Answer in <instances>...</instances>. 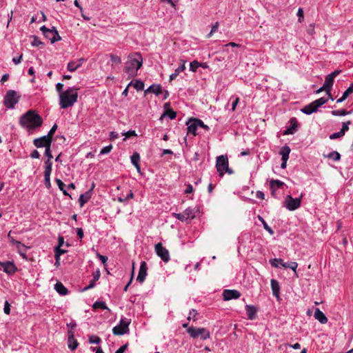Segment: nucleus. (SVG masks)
Returning <instances> with one entry per match:
<instances>
[{"instance_id": "1", "label": "nucleus", "mask_w": 353, "mask_h": 353, "mask_svg": "<svg viewBox=\"0 0 353 353\" xmlns=\"http://www.w3.org/2000/svg\"><path fill=\"white\" fill-rule=\"evenodd\" d=\"M19 123L23 128L33 130L41 126L43 120L34 111L28 110L20 117Z\"/></svg>"}, {"instance_id": "2", "label": "nucleus", "mask_w": 353, "mask_h": 353, "mask_svg": "<svg viewBox=\"0 0 353 353\" xmlns=\"http://www.w3.org/2000/svg\"><path fill=\"white\" fill-rule=\"evenodd\" d=\"M79 88L69 87L59 94V105L63 109L72 107L77 101Z\"/></svg>"}, {"instance_id": "3", "label": "nucleus", "mask_w": 353, "mask_h": 353, "mask_svg": "<svg viewBox=\"0 0 353 353\" xmlns=\"http://www.w3.org/2000/svg\"><path fill=\"white\" fill-rule=\"evenodd\" d=\"M143 58L139 52L131 54L128 57L125 67L126 72L131 75L137 74L138 70L142 66Z\"/></svg>"}, {"instance_id": "4", "label": "nucleus", "mask_w": 353, "mask_h": 353, "mask_svg": "<svg viewBox=\"0 0 353 353\" xmlns=\"http://www.w3.org/2000/svg\"><path fill=\"white\" fill-rule=\"evenodd\" d=\"M187 332L193 339L200 337L202 340H206L210 337V332L205 327H188Z\"/></svg>"}, {"instance_id": "5", "label": "nucleus", "mask_w": 353, "mask_h": 353, "mask_svg": "<svg viewBox=\"0 0 353 353\" xmlns=\"http://www.w3.org/2000/svg\"><path fill=\"white\" fill-rule=\"evenodd\" d=\"M327 101V99L325 97H321L319 99L314 101L310 104L304 106L301 111L305 114H311L313 112L317 111L318 108L321 105L326 103Z\"/></svg>"}, {"instance_id": "6", "label": "nucleus", "mask_w": 353, "mask_h": 353, "mask_svg": "<svg viewBox=\"0 0 353 353\" xmlns=\"http://www.w3.org/2000/svg\"><path fill=\"white\" fill-rule=\"evenodd\" d=\"M198 212L199 209L197 208L188 207L181 213H173V216L181 221H186L194 219Z\"/></svg>"}, {"instance_id": "7", "label": "nucleus", "mask_w": 353, "mask_h": 353, "mask_svg": "<svg viewBox=\"0 0 353 353\" xmlns=\"http://www.w3.org/2000/svg\"><path fill=\"white\" fill-rule=\"evenodd\" d=\"M216 167L217 172L222 176L225 172H232L228 168V159L226 155H221L216 158Z\"/></svg>"}, {"instance_id": "8", "label": "nucleus", "mask_w": 353, "mask_h": 353, "mask_svg": "<svg viewBox=\"0 0 353 353\" xmlns=\"http://www.w3.org/2000/svg\"><path fill=\"white\" fill-rule=\"evenodd\" d=\"M19 96L17 95L16 91L10 90H8L4 97L3 103L7 108H14V105L18 103Z\"/></svg>"}, {"instance_id": "9", "label": "nucleus", "mask_w": 353, "mask_h": 353, "mask_svg": "<svg viewBox=\"0 0 353 353\" xmlns=\"http://www.w3.org/2000/svg\"><path fill=\"white\" fill-rule=\"evenodd\" d=\"M40 30L42 32L45 37L50 41L51 43H54V42L61 39V37L59 36L58 31L54 27L48 28L45 26H43L40 28Z\"/></svg>"}, {"instance_id": "10", "label": "nucleus", "mask_w": 353, "mask_h": 353, "mask_svg": "<svg viewBox=\"0 0 353 353\" xmlns=\"http://www.w3.org/2000/svg\"><path fill=\"white\" fill-rule=\"evenodd\" d=\"M130 323L129 321L121 319L119 323L113 327V334L114 335H123L126 334L129 331L128 326Z\"/></svg>"}, {"instance_id": "11", "label": "nucleus", "mask_w": 353, "mask_h": 353, "mask_svg": "<svg viewBox=\"0 0 353 353\" xmlns=\"http://www.w3.org/2000/svg\"><path fill=\"white\" fill-rule=\"evenodd\" d=\"M301 201V197L294 199L290 195H288L285 197L284 205L288 210L294 211L300 207Z\"/></svg>"}, {"instance_id": "12", "label": "nucleus", "mask_w": 353, "mask_h": 353, "mask_svg": "<svg viewBox=\"0 0 353 353\" xmlns=\"http://www.w3.org/2000/svg\"><path fill=\"white\" fill-rule=\"evenodd\" d=\"M155 252L158 256H159L162 261L167 263L170 261V254L168 250L163 246L161 243H158L155 245Z\"/></svg>"}, {"instance_id": "13", "label": "nucleus", "mask_w": 353, "mask_h": 353, "mask_svg": "<svg viewBox=\"0 0 353 353\" xmlns=\"http://www.w3.org/2000/svg\"><path fill=\"white\" fill-rule=\"evenodd\" d=\"M202 123V121L198 119H191L187 123L188 134H191L193 136L196 135V130L199 128V125Z\"/></svg>"}, {"instance_id": "14", "label": "nucleus", "mask_w": 353, "mask_h": 353, "mask_svg": "<svg viewBox=\"0 0 353 353\" xmlns=\"http://www.w3.org/2000/svg\"><path fill=\"white\" fill-rule=\"evenodd\" d=\"M51 140H50L48 137L43 136L39 138H37L34 139L33 143L35 147L39 148H48L49 146H51Z\"/></svg>"}, {"instance_id": "15", "label": "nucleus", "mask_w": 353, "mask_h": 353, "mask_svg": "<svg viewBox=\"0 0 353 353\" xmlns=\"http://www.w3.org/2000/svg\"><path fill=\"white\" fill-rule=\"evenodd\" d=\"M241 296V293L236 290H225L223 292V297L225 301L237 299Z\"/></svg>"}, {"instance_id": "16", "label": "nucleus", "mask_w": 353, "mask_h": 353, "mask_svg": "<svg viewBox=\"0 0 353 353\" xmlns=\"http://www.w3.org/2000/svg\"><path fill=\"white\" fill-rule=\"evenodd\" d=\"M148 266L145 261H142L139 268V274L137 278V281L139 283H143L147 276Z\"/></svg>"}, {"instance_id": "17", "label": "nucleus", "mask_w": 353, "mask_h": 353, "mask_svg": "<svg viewBox=\"0 0 353 353\" xmlns=\"http://www.w3.org/2000/svg\"><path fill=\"white\" fill-rule=\"evenodd\" d=\"M85 61V59L80 58L77 60L70 61L68 63L67 69L70 72H74L79 68Z\"/></svg>"}, {"instance_id": "18", "label": "nucleus", "mask_w": 353, "mask_h": 353, "mask_svg": "<svg viewBox=\"0 0 353 353\" xmlns=\"http://www.w3.org/2000/svg\"><path fill=\"white\" fill-rule=\"evenodd\" d=\"M299 123L296 118H291L290 120V126L285 130L284 134H294L298 129Z\"/></svg>"}, {"instance_id": "19", "label": "nucleus", "mask_w": 353, "mask_h": 353, "mask_svg": "<svg viewBox=\"0 0 353 353\" xmlns=\"http://www.w3.org/2000/svg\"><path fill=\"white\" fill-rule=\"evenodd\" d=\"M17 271V268L12 261H6L3 272L8 274H13Z\"/></svg>"}, {"instance_id": "20", "label": "nucleus", "mask_w": 353, "mask_h": 353, "mask_svg": "<svg viewBox=\"0 0 353 353\" xmlns=\"http://www.w3.org/2000/svg\"><path fill=\"white\" fill-rule=\"evenodd\" d=\"M285 185V183L279 179H272L270 181V186L272 190V194H275L276 189L282 188Z\"/></svg>"}, {"instance_id": "21", "label": "nucleus", "mask_w": 353, "mask_h": 353, "mask_svg": "<svg viewBox=\"0 0 353 353\" xmlns=\"http://www.w3.org/2000/svg\"><path fill=\"white\" fill-rule=\"evenodd\" d=\"M245 311L248 315V318L250 320H253L256 319V314L257 312V309L255 306L251 305H245Z\"/></svg>"}, {"instance_id": "22", "label": "nucleus", "mask_w": 353, "mask_h": 353, "mask_svg": "<svg viewBox=\"0 0 353 353\" xmlns=\"http://www.w3.org/2000/svg\"><path fill=\"white\" fill-rule=\"evenodd\" d=\"M334 83V79L330 75H327L325 79V82L323 83L324 88H327V94L329 95L330 98L333 100V98L330 94V90Z\"/></svg>"}, {"instance_id": "23", "label": "nucleus", "mask_w": 353, "mask_h": 353, "mask_svg": "<svg viewBox=\"0 0 353 353\" xmlns=\"http://www.w3.org/2000/svg\"><path fill=\"white\" fill-rule=\"evenodd\" d=\"M181 65H179L174 71V73L170 75V81L175 79V78L182 72L185 70V61L181 59Z\"/></svg>"}, {"instance_id": "24", "label": "nucleus", "mask_w": 353, "mask_h": 353, "mask_svg": "<svg viewBox=\"0 0 353 353\" xmlns=\"http://www.w3.org/2000/svg\"><path fill=\"white\" fill-rule=\"evenodd\" d=\"M314 318L318 320L321 323H326L327 322V318L324 313L321 311L319 308H316L314 311Z\"/></svg>"}, {"instance_id": "25", "label": "nucleus", "mask_w": 353, "mask_h": 353, "mask_svg": "<svg viewBox=\"0 0 353 353\" xmlns=\"http://www.w3.org/2000/svg\"><path fill=\"white\" fill-rule=\"evenodd\" d=\"M18 250L19 254L23 256V258H26V254L27 252V247L23 244L20 241L14 242V245Z\"/></svg>"}, {"instance_id": "26", "label": "nucleus", "mask_w": 353, "mask_h": 353, "mask_svg": "<svg viewBox=\"0 0 353 353\" xmlns=\"http://www.w3.org/2000/svg\"><path fill=\"white\" fill-rule=\"evenodd\" d=\"M54 289L60 295L65 296L68 294V289L59 281L54 285Z\"/></svg>"}, {"instance_id": "27", "label": "nucleus", "mask_w": 353, "mask_h": 353, "mask_svg": "<svg viewBox=\"0 0 353 353\" xmlns=\"http://www.w3.org/2000/svg\"><path fill=\"white\" fill-rule=\"evenodd\" d=\"M270 284L273 295L276 297H279L280 291V285L279 282L275 279H272Z\"/></svg>"}, {"instance_id": "28", "label": "nucleus", "mask_w": 353, "mask_h": 353, "mask_svg": "<svg viewBox=\"0 0 353 353\" xmlns=\"http://www.w3.org/2000/svg\"><path fill=\"white\" fill-rule=\"evenodd\" d=\"M290 148L289 146H283L281 151L280 154L281 155V159L283 161H288V159H289V154L290 153Z\"/></svg>"}, {"instance_id": "29", "label": "nucleus", "mask_w": 353, "mask_h": 353, "mask_svg": "<svg viewBox=\"0 0 353 353\" xmlns=\"http://www.w3.org/2000/svg\"><path fill=\"white\" fill-rule=\"evenodd\" d=\"M130 159H131L132 164L135 166V168L138 172H140L141 168H140V165L139 164V162L140 161V156H139V153H137V152L133 153V154L131 156Z\"/></svg>"}, {"instance_id": "30", "label": "nucleus", "mask_w": 353, "mask_h": 353, "mask_svg": "<svg viewBox=\"0 0 353 353\" xmlns=\"http://www.w3.org/2000/svg\"><path fill=\"white\" fill-rule=\"evenodd\" d=\"M151 92L156 95H159L161 93V86L160 85H151L145 91V93Z\"/></svg>"}, {"instance_id": "31", "label": "nucleus", "mask_w": 353, "mask_h": 353, "mask_svg": "<svg viewBox=\"0 0 353 353\" xmlns=\"http://www.w3.org/2000/svg\"><path fill=\"white\" fill-rule=\"evenodd\" d=\"M91 197L90 191L86 192L85 194H82L80 195L79 199V203L80 206L82 207L85 203H86Z\"/></svg>"}, {"instance_id": "32", "label": "nucleus", "mask_w": 353, "mask_h": 353, "mask_svg": "<svg viewBox=\"0 0 353 353\" xmlns=\"http://www.w3.org/2000/svg\"><path fill=\"white\" fill-rule=\"evenodd\" d=\"M131 85H132L137 91L143 90L144 88V83L143 81L140 80H136L134 82L131 81L128 84V86Z\"/></svg>"}, {"instance_id": "33", "label": "nucleus", "mask_w": 353, "mask_h": 353, "mask_svg": "<svg viewBox=\"0 0 353 353\" xmlns=\"http://www.w3.org/2000/svg\"><path fill=\"white\" fill-rule=\"evenodd\" d=\"M92 307L95 310L97 309H101V310H109V308L106 305L105 303L103 301H96L93 305Z\"/></svg>"}, {"instance_id": "34", "label": "nucleus", "mask_w": 353, "mask_h": 353, "mask_svg": "<svg viewBox=\"0 0 353 353\" xmlns=\"http://www.w3.org/2000/svg\"><path fill=\"white\" fill-rule=\"evenodd\" d=\"M51 159H48L44 161V172L51 173L52 167V162L51 161Z\"/></svg>"}, {"instance_id": "35", "label": "nucleus", "mask_w": 353, "mask_h": 353, "mask_svg": "<svg viewBox=\"0 0 353 353\" xmlns=\"http://www.w3.org/2000/svg\"><path fill=\"white\" fill-rule=\"evenodd\" d=\"M281 267L285 268H290L292 270L294 271L296 273V270L298 267V263L296 262H290V263H281Z\"/></svg>"}, {"instance_id": "36", "label": "nucleus", "mask_w": 353, "mask_h": 353, "mask_svg": "<svg viewBox=\"0 0 353 353\" xmlns=\"http://www.w3.org/2000/svg\"><path fill=\"white\" fill-rule=\"evenodd\" d=\"M270 263L274 268H279L281 263H285L281 259H273L270 260Z\"/></svg>"}, {"instance_id": "37", "label": "nucleus", "mask_w": 353, "mask_h": 353, "mask_svg": "<svg viewBox=\"0 0 353 353\" xmlns=\"http://www.w3.org/2000/svg\"><path fill=\"white\" fill-rule=\"evenodd\" d=\"M327 157L330 158V159H332L334 161H337L340 160L341 155H340V154L338 152L334 151V152H332L329 153L327 154Z\"/></svg>"}, {"instance_id": "38", "label": "nucleus", "mask_w": 353, "mask_h": 353, "mask_svg": "<svg viewBox=\"0 0 353 353\" xmlns=\"http://www.w3.org/2000/svg\"><path fill=\"white\" fill-rule=\"evenodd\" d=\"M163 116H167L170 119H174L176 118V112H174L173 110L172 109H168L165 111L164 114H163Z\"/></svg>"}, {"instance_id": "39", "label": "nucleus", "mask_w": 353, "mask_h": 353, "mask_svg": "<svg viewBox=\"0 0 353 353\" xmlns=\"http://www.w3.org/2000/svg\"><path fill=\"white\" fill-rule=\"evenodd\" d=\"M348 113L349 112L344 109L336 110L332 111V114L334 116H345V115H347Z\"/></svg>"}, {"instance_id": "40", "label": "nucleus", "mask_w": 353, "mask_h": 353, "mask_svg": "<svg viewBox=\"0 0 353 353\" xmlns=\"http://www.w3.org/2000/svg\"><path fill=\"white\" fill-rule=\"evenodd\" d=\"M68 347L71 350H75L78 346V342L74 338H73V340H68Z\"/></svg>"}, {"instance_id": "41", "label": "nucleus", "mask_w": 353, "mask_h": 353, "mask_svg": "<svg viewBox=\"0 0 353 353\" xmlns=\"http://www.w3.org/2000/svg\"><path fill=\"white\" fill-rule=\"evenodd\" d=\"M50 174L51 173L44 172V182L46 188H49L51 187L50 183Z\"/></svg>"}, {"instance_id": "42", "label": "nucleus", "mask_w": 353, "mask_h": 353, "mask_svg": "<svg viewBox=\"0 0 353 353\" xmlns=\"http://www.w3.org/2000/svg\"><path fill=\"white\" fill-rule=\"evenodd\" d=\"M199 68V61L194 60L190 62V70L194 72L196 71L197 68Z\"/></svg>"}, {"instance_id": "43", "label": "nucleus", "mask_w": 353, "mask_h": 353, "mask_svg": "<svg viewBox=\"0 0 353 353\" xmlns=\"http://www.w3.org/2000/svg\"><path fill=\"white\" fill-rule=\"evenodd\" d=\"M112 149V145L111 144H110L109 145H107L105 147H103L100 151V154L103 155V154H108L109 152H110Z\"/></svg>"}, {"instance_id": "44", "label": "nucleus", "mask_w": 353, "mask_h": 353, "mask_svg": "<svg viewBox=\"0 0 353 353\" xmlns=\"http://www.w3.org/2000/svg\"><path fill=\"white\" fill-rule=\"evenodd\" d=\"M57 128V124H54L52 128L50 130V131L48 132V134L47 135H45L46 137H48V138L50 139V140H52V137L56 131Z\"/></svg>"}, {"instance_id": "45", "label": "nucleus", "mask_w": 353, "mask_h": 353, "mask_svg": "<svg viewBox=\"0 0 353 353\" xmlns=\"http://www.w3.org/2000/svg\"><path fill=\"white\" fill-rule=\"evenodd\" d=\"M90 343L99 344L101 342V339L97 336H91L89 337Z\"/></svg>"}, {"instance_id": "46", "label": "nucleus", "mask_w": 353, "mask_h": 353, "mask_svg": "<svg viewBox=\"0 0 353 353\" xmlns=\"http://www.w3.org/2000/svg\"><path fill=\"white\" fill-rule=\"evenodd\" d=\"M345 134L340 130L338 132L333 133L330 135V139L333 140L343 137Z\"/></svg>"}, {"instance_id": "47", "label": "nucleus", "mask_w": 353, "mask_h": 353, "mask_svg": "<svg viewBox=\"0 0 353 353\" xmlns=\"http://www.w3.org/2000/svg\"><path fill=\"white\" fill-rule=\"evenodd\" d=\"M197 314V312L192 309L189 312V316H188V320L190 321L191 319H193L194 321H196V319L195 318V316Z\"/></svg>"}, {"instance_id": "48", "label": "nucleus", "mask_w": 353, "mask_h": 353, "mask_svg": "<svg viewBox=\"0 0 353 353\" xmlns=\"http://www.w3.org/2000/svg\"><path fill=\"white\" fill-rule=\"evenodd\" d=\"M259 219H261L265 230H267L270 234H273L274 231L272 230V229L267 224V223L263 219H261V217H259Z\"/></svg>"}, {"instance_id": "49", "label": "nucleus", "mask_w": 353, "mask_h": 353, "mask_svg": "<svg viewBox=\"0 0 353 353\" xmlns=\"http://www.w3.org/2000/svg\"><path fill=\"white\" fill-rule=\"evenodd\" d=\"M353 92V83L349 86V88L343 93L344 97L347 98L350 94Z\"/></svg>"}, {"instance_id": "50", "label": "nucleus", "mask_w": 353, "mask_h": 353, "mask_svg": "<svg viewBox=\"0 0 353 353\" xmlns=\"http://www.w3.org/2000/svg\"><path fill=\"white\" fill-rule=\"evenodd\" d=\"M351 124V121H347L343 123V126L341 130V131L345 134V132H347L349 130V125Z\"/></svg>"}, {"instance_id": "51", "label": "nucleus", "mask_w": 353, "mask_h": 353, "mask_svg": "<svg viewBox=\"0 0 353 353\" xmlns=\"http://www.w3.org/2000/svg\"><path fill=\"white\" fill-rule=\"evenodd\" d=\"M110 59L113 63H121V58L117 55L111 54Z\"/></svg>"}, {"instance_id": "52", "label": "nucleus", "mask_w": 353, "mask_h": 353, "mask_svg": "<svg viewBox=\"0 0 353 353\" xmlns=\"http://www.w3.org/2000/svg\"><path fill=\"white\" fill-rule=\"evenodd\" d=\"M3 311L6 314H9L10 313V305L8 301L5 302Z\"/></svg>"}, {"instance_id": "53", "label": "nucleus", "mask_w": 353, "mask_h": 353, "mask_svg": "<svg viewBox=\"0 0 353 353\" xmlns=\"http://www.w3.org/2000/svg\"><path fill=\"white\" fill-rule=\"evenodd\" d=\"M55 182L57 185H58L60 190H63V188H65L64 183L59 179H56Z\"/></svg>"}, {"instance_id": "54", "label": "nucleus", "mask_w": 353, "mask_h": 353, "mask_svg": "<svg viewBox=\"0 0 353 353\" xmlns=\"http://www.w3.org/2000/svg\"><path fill=\"white\" fill-rule=\"evenodd\" d=\"M97 258L103 263V264H105L108 261V257L103 255L100 254L99 253H97Z\"/></svg>"}, {"instance_id": "55", "label": "nucleus", "mask_w": 353, "mask_h": 353, "mask_svg": "<svg viewBox=\"0 0 353 353\" xmlns=\"http://www.w3.org/2000/svg\"><path fill=\"white\" fill-rule=\"evenodd\" d=\"M296 14L299 17V21L301 22L302 19H303V9L302 8H299Z\"/></svg>"}, {"instance_id": "56", "label": "nucleus", "mask_w": 353, "mask_h": 353, "mask_svg": "<svg viewBox=\"0 0 353 353\" xmlns=\"http://www.w3.org/2000/svg\"><path fill=\"white\" fill-rule=\"evenodd\" d=\"M123 134L125 136V138L137 136V134L134 130H129L127 132L123 133Z\"/></svg>"}, {"instance_id": "57", "label": "nucleus", "mask_w": 353, "mask_h": 353, "mask_svg": "<svg viewBox=\"0 0 353 353\" xmlns=\"http://www.w3.org/2000/svg\"><path fill=\"white\" fill-rule=\"evenodd\" d=\"M51 146H49L46 148H45V155L48 157V159H52V155L51 153Z\"/></svg>"}, {"instance_id": "58", "label": "nucleus", "mask_w": 353, "mask_h": 353, "mask_svg": "<svg viewBox=\"0 0 353 353\" xmlns=\"http://www.w3.org/2000/svg\"><path fill=\"white\" fill-rule=\"evenodd\" d=\"M30 156L32 159H39L40 154L37 150H34L32 151Z\"/></svg>"}, {"instance_id": "59", "label": "nucleus", "mask_w": 353, "mask_h": 353, "mask_svg": "<svg viewBox=\"0 0 353 353\" xmlns=\"http://www.w3.org/2000/svg\"><path fill=\"white\" fill-rule=\"evenodd\" d=\"M42 44L43 43L41 41H39L36 37H34V41L32 42V46L38 47Z\"/></svg>"}, {"instance_id": "60", "label": "nucleus", "mask_w": 353, "mask_h": 353, "mask_svg": "<svg viewBox=\"0 0 353 353\" xmlns=\"http://www.w3.org/2000/svg\"><path fill=\"white\" fill-rule=\"evenodd\" d=\"M239 98L236 97L234 100V101L232 103V111H234L236 110V105L239 102Z\"/></svg>"}, {"instance_id": "61", "label": "nucleus", "mask_w": 353, "mask_h": 353, "mask_svg": "<svg viewBox=\"0 0 353 353\" xmlns=\"http://www.w3.org/2000/svg\"><path fill=\"white\" fill-rule=\"evenodd\" d=\"M128 345L125 344L121 346L114 353H124L127 348Z\"/></svg>"}, {"instance_id": "62", "label": "nucleus", "mask_w": 353, "mask_h": 353, "mask_svg": "<svg viewBox=\"0 0 353 353\" xmlns=\"http://www.w3.org/2000/svg\"><path fill=\"white\" fill-rule=\"evenodd\" d=\"M193 191H194V188H193L192 185L191 184H188L186 186V189L185 190V193L190 194V193L193 192Z\"/></svg>"}, {"instance_id": "63", "label": "nucleus", "mask_w": 353, "mask_h": 353, "mask_svg": "<svg viewBox=\"0 0 353 353\" xmlns=\"http://www.w3.org/2000/svg\"><path fill=\"white\" fill-rule=\"evenodd\" d=\"M63 85L61 83H58L56 85V90L60 94L61 92H63L62 91Z\"/></svg>"}, {"instance_id": "64", "label": "nucleus", "mask_w": 353, "mask_h": 353, "mask_svg": "<svg viewBox=\"0 0 353 353\" xmlns=\"http://www.w3.org/2000/svg\"><path fill=\"white\" fill-rule=\"evenodd\" d=\"M21 60H22V54H21L19 57H14L12 59V61L15 63V64H19L21 62Z\"/></svg>"}]
</instances>
